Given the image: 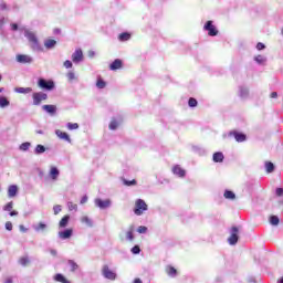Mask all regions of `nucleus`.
<instances>
[{"mask_svg": "<svg viewBox=\"0 0 283 283\" xmlns=\"http://www.w3.org/2000/svg\"><path fill=\"white\" fill-rule=\"evenodd\" d=\"M277 283H283V276L277 281Z\"/></svg>", "mask_w": 283, "mask_h": 283, "instance_id": "774afa93", "label": "nucleus"}, {"mask_svg": "<svg viewBox=\"0 0 283 283\" xmlns=\"http://www.w3.org/2000/svg\"><path fill=\"white\" fill-rule=\"evenodd\" d=\"M69 266H71V271L74 272L78 269V264L74 262L73 260H69L67 262Z\"/></svg>", "mask_w": 283, "mask_h": 283, "instance_id": "e433bc0d", "label": "nucleus"}, {"mask_svg": "<svg viewBox=\"0 0 283 283\" xmlns=\"http://www.w3.org/2000/svg\"><path fill=\"white\" fill-rule=\"evenodd\" d=\"M126 238L127 240H134V230H129L127 233H126Z\"/></svg>", "mask_w": 283, "mask_h": 283, "instance_id": "09e8293b", "label": "nucleus"}, {"mask_svg": "<svg viewBox=\"0 0 283 283\" xmlns=\"http://www.w3.org/2000/svg\"><path fill=\"white\" fill-rule=\"evenodd\" d=\"M223 196L227 200H235V193L231 190H226Z\"/></svg>", "mask_w": 283, "mask_h": 283, "instance_id": "c85d7f7f", "label": "nucleus"}, {"mask_svg": "<svg viewBox=\"0 0 283 283\" xmlns=\"http://www.w3.org/2000/svg\"><path fill=\"white\" fill-rule=\"evenodd\" d=\"M9 106H10V101L8 99V97L0 95V107L3 109Z\"/></svg>", "mask_w": 283, "mask_h": 283, "instance_id": "412c9836", "label": "nucleus"}, {"mask_svg": "<svg viewBox=\"0 0 283 283\" xmlns=\"http://www.w3.org/2000/svg\"><path fill=\"white\" fill-rule=\"evenodd\" d=\"M34 231L39 232V231H45L48 229V226L43 222H40L36 226H33Z\"/></svg>", "mask_w": 283, "mask_h": 283, "instance_id": "cd10ccee", "label": "nucleus"}, {"mask_svg": "<svg viewBox=\"0 0 283 283\" xmlns=\"http://www.w3.org/2000/svg\"><path fill=\"white\" fill-rule=\"evenodd\" d=\"M238 233H240V230L238 229V227H232L230 230V237L228 239L229 244L234 245L238 244Z\"/></svg>", "mask_w": 283, "mask_h": 283, "instance_id": "7ed1b4c3", "label": "nucleus"}, {"mask_svg": "<svg viewBox=\"0 0 283 283\" xmlns=\"http://www.w3.org/2000/svg\"><path fill=\"white\" fill-rule=\"evenodd\" d=\"M265 170L268 174H273L275 171V165L271 161L265 163Z\"/></svg>", "mask_w": 283, "mask_h": 283, "instance_id": "bb28decb", "label": "nucleus"}, {"mask_svg": "<svg viewBox=\"0 0 283 283\" xmlns=\"http://www.w3.org/2000/svg\"><path fill=\"white\" fill-rule=\"evenodd\" d=\"M203 29L208 32L209 36H218V29H216L212 21H208Z\"/></svg>", "mask_w": 283, "mask_h": 283, "instance_id": "0eeeda50", "label": "nucleus"}, {"mask_svg": "<svg viewBox=\"0 0 283 283\" xmlns=\"http://www.w3.org/2000/svg\"><path fill=\"white\" fill-rule=\"evenodd\" d=\"M9 214H10L11 217L19 216V211L13 210V211H10Z\"/></svg>", "mask_w": 283, "mask_h": 283, "instance_id": "bf43d9fd", "label": "nucleus"}, {"mask_svg": "<svg viewBox=\"0 0 283 283\" xmlns=\"http://www.w3.org/2000/svg\"><path fill=\"white\" fill-rule=\"evenodd\" d=\"M14 202L10 201L3 207V211H12Z\"/></svg>", "mask_w": 283, "mask_h": 283, "instance_id": "79ce46f5", "label": "nucleus"}, {"mask_svg": "<svg viewBox=\"0 0 283 283\" xmlns=\"http://www.w3.org/2000/svg\"><path fill=\"white\" fill-rule=\"evenodd\" d=\"M6 229L7 231H12V222L10 221L6 222Z\"/></svg>", "mask_w": 283, "mask_h": 283, "instance_id": "5fc2aeb1", "label": "nucleus"}, {"mask_svg": "<svg viewBox=\"0 0 283 283\" xmlns=\"http://www.w3.org/2000/svg\"><path fill=\"white\" fill-rule=\"evenodd\" d=\"M20 264L22 266H28V264H30V259H28V256H22L20 260H19Z\"/></svg>", "mask_w": 283, "mask_h": 283, "instance_id": "4c0bfd02", "label": "nucleus"}, {"mask_svg": "<svg viewBox=\"0 0 283 283\" xmlns=\"http://www.w3.org/2000/svg\"><path fill=\"white\" fill-rule=\"evenodd\" d=\"M42 109L46 112V114H51V116H54V114H56V106L54 105H49V104L43 105Z\"/></svg>", "mask_w": 283, "mask_h": 283, "instance_id": "4468645a", "label": "nucleus"}, {"mask_svg": "<svg viewBox=\"0 0 283 283\" xmlns=\"http://www.w3.org/2000/svg\"><path fill=\"white\" fill-rule=\"evenodd\" d=\"M4 283H13L12 277L6 279Z\"/></svg>", "mask_w": 283, "mask_h": 283, "instance_id": "680f3d73", "label": "nucleus"}, {"mask_svg": "<svg viewBox=\"0 0 283 283\" xmlns=\"http://www.w3.org/2000/svg\"><path fill=\"white\" fill-rule=\"evenodd\" d=\"M24 36H27V39L30 41L31 48L34 52H43V48L39 43V39H36V35L33 32L27 31Z\"/></svg>", "mask_w": 283, "mask_h": 283, "instance_id": "f257e3e1", "label": "nucleus"}, {"mask_svg": "<svg viewBox=\"0 0 283 283\" xmlns=\"http://www.w3.org/2000/svg\"><path fill=\"white\" fill-rule=\"evenodd\" d=\"M119 41H129L132 39V34L129 33H122L118 36Z\"/></svg>", "mask_w": 283, "mask_h": 283, "instance_id": "c9c22d12", "label": "nucleus"}, {"mask_svg": "<svg viewBox=\"0 0 283 283\" xmlns=\"http://www.w3.org/2000/svg\"><path fill=\"white\" fill-rule=\"evenodd\" d=\"M67 209H69V211H78V206L72 201H69Z\"/></svg>", "mask_w": 283, "mask_h": 283, "instance_id": "f704fd0d", "label": "nucleus"}, {"mask_svg": "<svg viewBox=\"0 0 283 283\" xmlns=\"http://www.w3.org/2000/svg\"><path fill=\"white\" fill-rule=\"evenodd\" d=\"M55 45H56L55 40L49 39L44 41V48H46V50H52Z\"/></svg>", "mask_w": 283, "mask_h": 283, "instance_id": "6ab92c4d", "label": "nucleus"}, {"mask_svg": "<svg viewBox=\"0 0 283 283\" xmlns=\"http://www.w3.org/2000/svg\"><path fill=\"white\" fill-rule=\"evenodd\" d=\"M15 60H17L18 63H22V64L32 63V61H34V60L32 59V56L25 55V54H18V55L15 56Z\"/></svg>", "mask_w": 283, "mask_h": 283, "instance_id": "9d476101", "label": "nucleus"}, {"mask_svg": "<svg viewBox=\"0 0 283 283\" xmlns=\"http://www.w3.org/2000/svg\"><path fill=\"white\" fill-rule=\"evenodd\" d=\"M270 224H272L273 227H277V224H280V218H277V216H272L270 218Z\"/></svg>", "mask_w": 283, "mask_h": 283, "instance_id": "72a5a7b5", "label": "nucleus"}, {"mask_svg": "<svg viewBox=\"0 0 283 283\" xmlns=\"http://www.w3.org/2000/svg\"><path fill=\"white\" fill-rule=\"evenodd\" d=\"M62 210H63V208L61 207V205L54 206L53 207L54 216H59V212Z\"/></svg>", "mask_w": 283, "mask_h": 283, "instance_id": "a18cd8bd", "label": "nucleus"}, {"mask_svg": "<svg viewBox=\"0 0 283 283\" xmlns=\"http://www.w3.org/2000/svg\"><path fill=\"white\" fill-rule=\"evenodd\" d=\"M138 233H147V227L145 226H140L138 229H137Z\"/></svg>", "mask_w": 283, "mask_h": 283, "instance_id": "8fccbe9b", "label": "nucleus"}, {"mask_svg": "<svg viewBox=\"0 0 283 283\" xmlns=\"http://www.w3.org/2000/svg\"><path fill=\"white\" fill-rule=\"evenodd\" d=\"M32 147V144L30 142L22 143L19 147L20 151H28Z\"/></svg>", "mask_w": 283, "mask_h": 283, "instance_id": "7c9ffc66", "label": "nucleus"}, {"mask_svg": "<svg viewBox=\"0 0 283 283\" xmlns=\"http://www.w3.org/2000/svg\"><path fill=\"white\" fill-rule=\"evenodd\" d=\"M189 107H196L198 105V101L193 97H190L188 101Z\"/></svg>", "mask_w": 283, "mask_h": 283, "instance_id": "37998d69", "label": "nucleus"}, {"mask_svg": "<svg viewBox=\"0 0 283 283\" xmlns=\"http://www.w3.org/2000/svg\"><path fill=\"white\" fill-rule=\"evenodd\" d=\"M212 158L214 163H222L224 155L222 153H214Z\"/></svg>", "mask_w": 283, "mask_h": 283, "instance_id": "393cba45", "label": "nucleus"}, {"mask_svg": "<svg viewBox=\"0 0 283 283\" xmlns=\"http://www.w3.org/2000/svg\"><path fill=\"white\" fill-rule=\"evenodd\" d=\"M19 229L22 233H28V228H25V226L21 224L19 226Z\"/></svg>", "mask_w": 283, "mask_h": 283, "instance_id": "6e6d98bb", "label": "nucleus"}, {"mask_svg": "<svg viewBox=\"0 0 283 283\" xmlns=\"http://www.w3.org/2000/svg\"><path fill=\"white\" fill-rule=\"evenodd\" d=\"M70 224V214H65L59 222V228L60 229H65Z\"/></svg>", "mask_w": 283, "mask_h": 283, "instance_id": "dca6fc26", "label": "nucleus"}, {"mask_svg": "<svg viewBox=\"0 0 283 283\" xmlns=\"http://www.w3.org/2000/svg\"><path fill=\"white\" fill-rule=\"evenodd\" d=\"M134 283H143L140 279H135Z\"/></svg>", "mask_w": 283, "mask_h": 283, "instance_id": "0e129e2a", "label": "nucleus"}, {"mask_svg": "<svg viewBox=\"0 0 283 283\" xmlns=\"http://www.w3.org/2000/svg\"><path fill=\"white\" fill-rule=\"evenodd\" d=\"M83 50L81 49L75 50L72 54V61L73 63H75V65H78V63H83Z\"/></svg>", "mask_w": 283, "mask_h": 283, "instance_id": "6e6552de", "label": "nucleus"}, {"mask_svg": "<svg viewBox=\"0 0 283 283\" xmlns=\"http://www.w3.org/2000/svg\"><path fill=\"white\" fill-rule=\"evenodd\" d=\"M105 81H103L102 78L97 80L96 87H98V90H105Z\"/></svg>", "mask_w": 283, "mask_h": 283, "instance_id": "58836bf2", "label": "nucleus"}, {"mask_svg": "<svg viewBox=\"0 0 283 283\" xmlns=\"http://www.w3.org/2000/svg\"><path fill=\"white\" fill-rule=\"evenodd\" d=\"M55 135L61 140H66V143H72V139L70 138V135H67V133L62 132L61 129H56Z\"/></svg>", "mask_w": 283, "mask_h": 283, "instance_id": "f8f14e48", "label": "nucleus"}, {"mask_svg": "<svg viewBox=\"0 0 283 283\" xmlns=\"http://www.w3.org/2000/svg\"><path fill=\"white\" fill-rule=\"evenodd\" d=\"M132 253H134V255H138V253H140V247H138V245L133 247Z\"/></svg>", "mask_w": 283, "mask_h": 283, "instance_id": "49530a36", "label": "nucleus"}, {"mask_svg": "<svg viewBox=\"0 0 283 283\" xmlns=\"http://www.w3.org/2000/svg\"><path fill=\"white\" fill-rule=\"evenodd\" d=\"M50 253L51 255H56V250H51Z\"/></svg>", "mask_w": 283, "mask_h": 283, "instance_id": "69168bd1", "label": "nucleus"}, {"mask_svg": "<svg viewBox=\"0 0 283 283\" xmlns=\"http://www.w3.org/2000/svg\"><path fill=\"white\" fill-rule=\"evenodd\" d=\"M15 92L18 94H30V92H32V87H17Z\"/></svg>", "mask_w": 283, "mask_h": 283, "instance_id": "a878e982", "label": "nucleus"}, {"mask_svg": "<svg viewBox=\"0 0 283 283\" xmlns=\"http://www.w3.org/2000/svg\"><path fill=\"white\" fill-rule=\"evenodd\" d=\"M69 81H74V78H76V74H74V72L70 71L67 74H66Z\"/></svg>", "mask_w": 283, "mask_h": 283, "instance_id": "de8ad7c7", "label": "nucleus"}, {"mask_svg": "<svg viewBox=\"0 0 283 283\" xmlns=\"http://www.w3.org/2000/svg\"><path fill=\"white\" fill-rule=\"evenodd\" d=\"M0 10H8V4H6V2H1Z\"/></svg>", "mask_w": 283, "mask_h": 283, "instance_id": "4d7b16f0", "label": "nucleus"}, {"mask_svg": "<svg viewBox=\"0 0 283 283\" xmlns=\"http://www.w3.org/2000/svg\"><path fill=\"white\" fill-rule=\"evenodd\" d=\"M59 168L56 167H51V170H50V176L52 178V180H56V178H59Z\"/></svg>", "mask_w": 283, "mask_h": 283, "instance_id": "5701e85b", "label": "nucleus"}, {"mask_svg": "<svg viewBox=\"0 0 283 283\" xmlns=\"http://www.w3.org/2000/svg\"><path fill=\"white\" fill-rule=\"evenodd\" d=\"M277 96V92H272L271 93V98H275Z\"/></svg>", "mask_w": 283, "mask_h": 283, "instance_id": "e2e57ef3", "label": "nucleus"}, {"mask_svg": "<svg viewBox=\"0 0 283 283\" xmlns=\"http://www.w3.org/2000/svg\"><path fill=\"white\" fill-rule=\"evenodd\" d=\"M38 85L42 90H48L50 92L54 87V82L53 81H46L45 78H40L39 82H38Z\"/></svg>", "mask_w": 283, "mask_h": 283, "instance_id": "423d86ee", "label": "nucleus"}, {"mask_svg": "<svg viewBox=\"0 0 283 283\" xmlns=\"http://www.w3.org/2000/svg\"><path fill=\"white\" fill-rule=\"evenodd\" d=\"M11 29L13 30V32H17V30H19V25L17 23L11 24Z\"/></svg>", "mask_w": 283, "mask_h": 283, "instance_id": "13d9d810", "label": "nucleus"}, {"mask_svg": "<svg viewBox=\"0 0 283 283\" xmlns=\"http://www.w3.org/2000/svg\"><path fill=\"white\" fill-rule=\"evenodd\" d=\"M178 271L175 270L174 266H168L167 268V274L170 276V277H176Z\"/></svg>", "mask_w": 283, "mask_h": 283, "instance_id": "2f4dec72", "label": "nucleus"}, {"mask_svg": "<svg viewBox=\"0 0 283 283\" xmlns=\"http://www.w3.org/2000/svg\"><path fill=\"white\" fill-rule=\"evenodd\" d=\"M265 48H266V45H264V43H262V42H259L258 44H256V50H265Z\"/></svg>", "mask_w": 283, "mask_h": 283, "instance_id": "603ef678", "label": "nucleus"}, {"mask_svg": "<svg viewBox=\"0 0 283 283\" xmlns=\"http://www.w3.org/2000/svg\"><path fill=\"white\" fill-rule=\"evenodd\" d=\"M230 136H233L237 140V143H244L247 140V135L238 132H231Z\"/></svg>", "mask_w": 283, "mask_h": 283, "instance_id": "ddd939ff", "label": "nucleus"}, {"mask_svg": "<svg viewBox=\"0 0 283 283\" xmlns=\"http://www.w3.org/2000/svg\"><path fill=\"white\" fill-rule=\"evenodd\" d=\"M81 222H83V224H85L86 227H94V222L87 216L82 217Z\"/></svg>", "mask_w": 283, "mask_h": 283, "instance_id": "4be33fe9", "label": "nucleus"}, {"mask_svg": "<svg viewBox=\"0 0 283 283\" xmlns=\"http://www.w3.org/2000/svg\"><path fill=\"white\" fill-rule=\"evenodd\" d=\"M148 207L147 203L145 202V200L143 199H137L135 202V209H134V213L135 216H143V213H145V211H147Z\"/></svg>", "mask_w": 283, "mask_h": 283, "instance_id": "f03ea898", "label": "nucleus"}, {"mask_svg": "<svg viewBox=\"0 0 283 283\" xmlns=\"http://www.w3.org/2000/svg\"><path fill=\"white\" fill-rule=\"evenodd\" d=\"M109 129H118V122H116V119L111 122Z\"/></svg>", "mask_w": 283, "mask_h": 283, "instance_id": "c03bdc74", "label": "nucleus"}, {"mask_svg": "<svg viewBox=\"0 0 283 283\" xmlns=\"http://www.w3.org/2000/svg\"><path fill=\"white\" fill-rule=\"evenodd\" d=\"M172 172L175 174V176H179V178H185V169L180 168V166H175L172 168Z\"/></svg>", "mask_w": 283, "mask_h": 283, "instance_id": "f3484780", "label": "nucleus"}, {"mask_svg": "<svg viewBox=\"0 0 283 283\" xmlns=\"http://www.w3.org/2000/svg\"><path fill=\"white\" fill-rule=\"evenodd\" d=\"M35 134H40V135H43V130H35Z\"/></svg>", "mask_w": 283, "mask_h": 283, "instance_id": "338daca9", "label": "nucleus"}, {"mask_svg": "<svg viewBox=\"0 0 283 283\" xmlns=\"http://www.w3.org/2000/svg\"><path fill=\"white\" fill-rule=\"evenodd\" d=\"M275 193H276V196L282 197L283 196V188H276Z\"/></svg>", "mask_w": 283, "mask_h": 283, "instance_id": "864d4df0", "label": "nucleus"}, {"mask_svg": "<svg viewBox=\"0 0 283 283\" xmlns=\"http://www.w3.org/2000/svg\"><path fill=\"white\" fill-rule=\"evenodd\" d=\"M42 101H48V94L43 92L33 93V105H41Z\"/></svg>", "mask_w": 283, "mask_h": 283, "instance_id": "39448f33", "label": "nucleus"}, {"mask_svg": "<svg viewBox=\"0 0 283 283\" xmlns=\"http://www.w3.org/2000/svg\"><path fill=\"white\" fill-rule=\"evenodd\" d=\"M72 61H70V60H66L65 62H64V67H66V70H70L71 67H72Z\"/></svg>", "mask_w": 283, "mask_h": 283, "instance_id": "3c124183", "label": "nucleus"}, {"mask_svg": "<svg viewBox=\"0 0 283 283\" xmlns=\"http://www.w3.org/2000/svg\"><path fill=\"white\" fill-rule=\"evenodd\" d=\"M123 184L126 185V187H134V185H136V179H133V180L123 179Z\"/></svg>", "mask_w": 283, "mask_h": 283, "instance_id": "ea45409f", "label": "nucleus"}, {"mask_svg": "<svg viewBox=\"0 0 283 283\" xmlns=\"http://www.w3.org/2000/svg\"><path fill=\"white\" fill-rule=\"evenodd\" d=\"M254 61H256V63H259V65H264V62L266 61V56L258 55L254 57Z\"/></svg>", "mask_w": 283, "mask_h": 283, "instance_id": "473e14b6", "label": "nucleus"}, {"mask_svg": "<svg viewBox=\"0 0 283 283\" xmlns=\"http://www.w3.org/2000/svg\"><path fill=\"white\" fill-rule=\"evenodd\" d=\"M102 275H104L106 280H116V272L112 271L108 265L103 266Z\"/></svg>", "mask_w": 283, "mask_h": 283, "instance_id": "20e7f679", "label": "nucleus"}, {"mask_svg": "<svg viewBox=\"0 0 283 283\" xmlns=\"http://www.w3.org/2000/svg\"><path fill=\"white\" fill-rule=\"evenodd\" d=\"M66 127L70 130L78 129V124L77 123H67Z\"/></svg>", "mask_w": 283, "mask_h": 283, "instance_id": "a19ab883", "label": "nucleus"}, {"mask_svg": "<svg viewBox=\"0 0 283 283\" xmlns=\"http://www.w3.org/2000/svg\"><path fill=\"white\" fill-rule=\"evenodd\" d=\"M17 193H19V187H17V185H11L8 188V197L9 198H14V196H17Z\"/></svg>", "mask_w": 283, "mask_h": 283, "instance_id": "2eb2a0df", "label": "nucleus"}, {"mask_svg": "<svg viewBox=\"0 0 283 283\" xmlns=\"http://www.w3.org/2000/svg\"><path fill=\"white\" fill-rule=\"evenodd\" d=\"M85 202H87V196H84V197L81 199V205H85Z\"/></svg>", "mask_w": 283, "mask_h": 283, "instance_id": "052dcab7", "label": "nucleus"}, {"mask_svg": "<svg viewBox=\"0 0 283 283\" xmlns=\"http://www.w3.org/2000/svg\"><path fill=\"white\" fill-rule=\"evenodd\" d=\"M34 154H36V155L45 154V146H43L41 144L36 145L35 149H34Z\"/></svg>", "mask_w": 283, "mask_h": 283, "instance_id": "c756f323", "label": "nucleus"}, {"mask_svg": "<svg viewBox=\"0 0 283 283\" xmlns=\"http://www.w3.org/2000/svg\"><path fill=\"white\" fill-rule=\"evenodd\" d=\"M73 233H74V230L65 229L63 231H60L57 233V235H59L60 240H70V237L73 235Z\"/></svg>", "mask_w": 283, "mask_h": 283, "instance_id": "9b49d317", "label": "nucleus"}, {"mask_svg": "<svg viewBox=\"0 0 283 283\" xmlns=\"http://www.w3.org/2000/svg\"><path fill=\"white\" fill-rule=\"evenodd\" d=\"M239 94L241 98H247L249 96V88L240 86Z\"/></svg>", "mask_w": 283, "mask_h": 283, "instance_id": "b1692460", "label": "nucleus"}, {"mask_svg": "<svg viewBox=\"0 0 283 283\" xmlns=\"http://www.w3.org/2000/svg\"><path fill=\"white\" fill-rule=\"evenodd\" d=\"M95 205L99 208V209H109V207H112V200L106 199H95Z\"/></svg>", "mask_w": 283, "mask_h": 283, "instance_id": "1a4fd4ad", "label": "nucleus"}, {"mask_svg": "<svg viewBox=\"0 0 283 283\" xmlns=\"http://www.w3.org/2000/svg\"><path fill=\"white\" fill-rule=\"evenodd\" d=\"M53 280H55V282L70 283V281L61 273L55 274Z\"/></svg>", "mask_w": 283, "mask_h": 283, "instance_id": "aec40b11", "label": "nucleus"}, {"mask_svg": "<svg viewBox=\"0 0 283 283\" xmlns=\"http://www.w3.org/2000/svg\"><path fill=\"white\" fill-rule=\"evenodd\" d=\"M111 70H120L123 67V61L120 60H115L112 64H111Z\"/></svg>", "mask_w": 283, "mask_h": 283, "instance_id": "a211bd4d", "label": "nucleus"}]
</instances>
